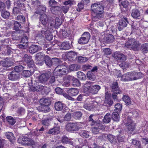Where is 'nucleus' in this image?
<instances>
[{
  "label": "nucleus",
  "mask_w": 148,
  "mask_h": 148,
  "mask_svg": "<svg viewBox=\"0 0 148 148\" xmlns=\"http://www.w3.org/2000/svg\"><path fill=\"white\" fill-rule=\"evenodd\" d=\"M129 73V77L130 81L136 80L139 78V75L141 74L140 72L137 73L135 72H128Z\"/></svg>",
  "instance_id": "obj_20"
},
{
  "label": "nucleus",
  "mask_w": 148,
  "mask_h": 148,
  "mask_svg": "<svg viewBox=\"0 0 148 148\" xmlns=\"http://www.w3.org/2000/svg\"><path fill=\"white\" fill-rule=\"evenodd\" d=\"M68 56L72 60H77L78 56L77 53L75 52L70 51L68 54Z\"/></svg>",
  "instance_id": "obj_33"
},
{
  "label": "nucleus",
  "mask_w": 148,
  "mask_h": 148,
  "mask_svg": "<svg viewBox=\"0 0 148 148\" xmlns=\"http://www.w3.org/2000/svg\"><path fill=\"white\" fill-rule=\"evenodd\" d=\"M6 120L10 125H13L16 123V120L11 116H8L5 119Z\"/></svg>",
  "instance_id": "obj_40"
},
{
  "label": "nucleus",
  "mask_w": 148,
  "mask_h": 148,
  "mask_svg": "<svg viewBox=\"0 0 148 148\" xmlns=\"http://www.w3.org/2000/svg\"><path fill=\"white\" fill-rule=\"evenodd\" d=\"M132 143L133 145H136V146L138 147V148H142L141 146L140 142L138 141L136 139H132Z\"/></svg>",
  "instance_id": "obj_58"
},
{
  "label": "nucleus",
  "mask_w": 148,
  "mask_h": 148,
  "mask_svg": "<svg viewBox=\"0 0 148 148\" xmlns=\"http://www.w3.org/2000/svg\"><path fill=\"white\" fill-rule=\"evenodd\" d=\"M122 63L119 64L120 66L122 69H125L128 67L129 64L128 63L124 61H122Z\"/></svg>",
  "instance_id": "obj_61"
},
{
  "label": "nucleus",
  "mask_w": 148,
  "mask_h": 148,
  "mask_svg": "<svg viewBox=\"0 0 148 148\" xmlns=\"http://www.w3.org/2000/svg\"><path fill=\"white\" fill-rule=\"evenodd\" d=\"M123 99L125 103L127 105H129L131 104V101L130 99L128 96L125 95H124L123 97Z\"/></svg>",
  "instance_id": "obj_51"
},
{
  "label": "nucleus",
  "mask_w": 148,
  "mask_h": 148,
  "mask_svg": "<svg viewBox=\"0 0 148 148\" xmlns=\"http://www.w3.org/2000/svg\"><path fill=\"white\" fill-rule=\"evenodd\" d=\"M50 18L45 13L41 14L39 17L40 23L44 26L46 25L48 22H49Z\"/></svg>",
  "instance_id": "obj_14"
},
{
  "label": "nucleus",
  "mask_w": 148,
  "mask_h": 148,
  "mask_svg": "<svg viewBox=\"0 0 148 148\" xmlns=\"http://www.w3.org/2000/svg\"><path fill=\"white\" fill-rule=\"evenodd\" d=\"M105 5L104 2L103 1L94 3L91 5V11L92 12L97 11L99 13L104 12Z\"/></svg>",
  "instance_id": "obj_5"
},
{
  "label": "nucleus",
  "mask_w": 148,
  "mask_h": 148,
  "mask_svg": "<svg viewBox=\"0 0 148 148\" xmlns=\"http://www.w3.org/2000/svg\"><path fill=\"white\" fill-rule=\"evenodd\" d=\"M93 82H87L84 84V88L83 92L88 95L97 93L101 88L100 86L98 85H93Z\"/></svg>",
  "instance_id": "obj_1"
},
{
  "label": "nucleus",
  "mask_w": 148,
  "mask_h": 148,
  "mask_svg": "<svg viewBox=\"0 0 148 148\" xmlns=\"http://www.w3.org/2000/svg\"><path fill=\"white\" fill-rule=\"evenodd\" d=\"M53 117L49 115H47L46 117L41 121L42 124L45 126H48L50 124L53 120Z\"/></svg>",
  "instance_id": "obj_18"
},
{
  "label": "nucleus",
  "mask_w": 148,
  "mask_h": 148,
  "mask_svg": "<svg viewBox=\"0 0 148 148\" xmlns=\"http://www.w3.org/2000/svg\"><path fill=\"white\" fill-rule=\"evenodd\" d=\"M48 23H49L48 25V27L49 29H53V28H56L55 22L52 18H50Z\"/></svg>",
  "instance_id": "obj_46"
},
{
  "label": "nucleus",
  "mask_w": 148,
  "mask_h": 148,
  "mask_svg": "<svg viewBox=\"0 0 148 148\" xmlns=\"http://www.w3.org/2000/svg\"><path fill=\"white\" fill-rule=\"evenodd\" d=\"M44 61L47 66L50 67L52 66V59H51L48 56H45Z\"/></svg>",
  "instance_id": "obj_34"
},
{
  "label": "nucleus",
  "mask_w": 148,
  "mask_h": 148,
  "mask_svg": "<svg viewBox=\"0 0 148 148\" xmlns=\"http://www.w3.org/2000/svg\"><path fill=\"white\" fill-rule=\"evenodd\" d=\"M48 147V145L47 143H39L38 144V148H47Z\"/></svg>",
  "instance_id": "obj_64"
},
{
  "label": "nucleus",
  "mask_w": 148,
  "mask_h": 148,
  "mask_svg": "<svg viewBox=\"0 0 148 148\" xmlns=\"http://www.w3.org/2000/svg\"><path fill=\"white\" fill-rule=\"evenodd\" d=\"M82 113L80 111H76L73 113V117L76 119H79L82 117Z\"/></svg>",
  "instance_id": "obj_43"
},
{
  "label": "nucleus",
  "mask_w": 148,
  "mask_h": 148,
  "mask_svg": "<svg viewBox=\"0 0 148 148\" xmlns=\"http://www.w3.org/2000/svg\"><path fill=\"white\" fill-rule=\"evenodd\" d=\"M112 56L117 60L123 61L126 60V57L124 55L117 52L114 53L112 55Z\"/></svg>",
  "instance_id": "obj_19"
},
{
  "label": "nucleus",
  "mask_w": 148,
  "mask_h": 148,
  "mask_svg": "<svg viewBox=\"0 0 148 148\" xmlns=\"http://www.w3.org/2000/svg\"><path fill=\"white\" fill-rule=\"evenodd\" d=\"M0 64L3 67H9L14 64V62L9 58H6L3 60L0 61Z\"/></svg>",
  "instance_id": "obj_12"
},
{
  "label": "nucleus",
  "mask_w": 148,
  "mask_h": 148,
  "mask_svg": "<svg viewBox=\"0 0 148 148\" xmlns=\"http://www.w3.org/2000/svg\"><path fill=\"white\" fill-rule=\"evenodd\" d=\"M119 26L118 27V29L120 31L129 24L128 19L126 17H123L119 21Z\"/></svg>",
  "instance_id": "obj_10"
},
{
  "label": "nucleus",
  "mask_w": 148,
  "mask_h": 148,
  "mask_svg": "<svg viewBox=\"0 0 148 148\" xmlns=\"http://www.w3.org/2000/svg\"><path fill=\"white\" fill-rule=\"evenodd\" d=\"M60 127L56 126L52 129H50L48 131L47 133L50 134H58L60 132Z\"/></svg>",
  "instance_id": "obj_27"
},
{
  "label": "nucleus",
  "mask_w": 148,
  "mask_h": 148,
  "mask_svg": "<svg viewBox=\"0 0 148 148\" xmlns=\"http://www.w3.org/2000/svg\"><path fill=\"white\" fill-rule=\"evenodd\" d=\"M129 73H127L126 74H124L122 75L121 77V80L123 81H130V78H129Z\"/></svg>",
  "instance_id": "obj_56"
},
{
  "label": "nucleus",
  "mask_w": 148,
  "mask_h": 148,
  "mask_svg": "<svg viewBox=\"0 0 148 148\" xmlns=\"http://www.w3.org/2000/svg\"><path fill=\"white\" fill-rule=\"evenodd\" d=\"M114 39L113 36L111 34L107 35L103 38L104 42L107 43H112L114 41Z\"/></svg>",
  "instance_id": "obj_24"
},
{
  "label": "nucleus",
  "mask_w": 148,
  "mask_h": 148,
  "mask_svg": "<svg viewBox=\"0 0 148 148\" xmlns=\"http://www.w3.org/2000/svg\"><path fill=\"white\" fill-rule=\"evenodd\" d=\"M39 49L38 46L35 45H32L29 48V51L30 53L33 54L37 52Z\"/></svg>",
  "instance_id": "obj_30"
},
{
  "label": "nucleus",
  "mask_w": 148,
  "mask_h": 148,
  "mask_svg": "<svg viewBox=\"0 0 148 148\" xmlns=\"http://www.w3.org/2000/svg\"><path fill=\"white\" fill-rule=\"evenodd\" d=\"M40 102L41 104L49 106L51 104V101L49 98L42 99H40Z\"/></svg>",
  "instance_id": "obj_32"
},
{
  "label": "nucleus",
  "mask_w": 148,
  "mask_h": 148,
  "mask_svg": "<svg viewBox=\"0 0 148 148\" xmlns=\"http://www.w3.org/2000/svg\"><path fill=\"white\" fill-rule=\"evenodd\" d=\"M69 71V68L67 66L61 65L57 66L54 70L53 73L56 75H65Z\"/></svg>",
  "instance_id": "obj_4"
},
{
  "label": "nucleus",
  "mask_w": 148,
  "mask_h": 148,
  "mask_svg": "<svg viewBox=\"0 0 148 148\" xmlns=\"http://www.w3.org/2000/svg\"><path fill=\"white\" fill-rule=\"evenodd\" d=\"M51 12L53 14H56L60 10V8L58 6H53L50 8Z\"/></svg>",
  "instance_id": "obj_47"
},
{
  "label": "nucleus",
  "mask_w": 148,
  "mask_h": 148,
  "mask_svg": "<svg viewBox=\"0 0 148 148\" xmlns=\"http://www.w3.org/2000/svg\"><path fill=\"white\" fill-rule=\"evenodd\" d=\"M96 117L95 115H90L88 117V121L91 126L98 127L100 124V121L96 119Z\"/></svg>",
  "instance_id": "obj_7"
},
{
  "label": "nucleus",
  "mask_w": 148,
  "mask_h": 148,
  "mask_svg": "<svg viewBox=\"0 0 148 148\" xmlns=\"http://www.w3.org/2000/svg\"><path fill=\"white\" fill-rule=\"evenodd\" d=\"M16 7L21 9L22 10H25V4L22 3V1H17L15 3Z\"/></svg>",
  "instance_id": "obj_38"
},
{
  "label": "nucleus",
  "mask_w": 148,
  "mask_h": 148,
  "mask_svg": "<svg viewBox=\"0 0 148 148\" xmlns=\"http://www.w3.org/2000/svg\"><path fill=\"white\" fill-rule=\"evenodd\" d=\"M14 28L16 30H19V29L21 28V24L18 22L15 21L14 23Z\"/></svg>",
  "instance_id": "obj_62"
},
{
  "label": "nucleus",
  "mask_w": 148,
  "mask_h": 148,
  "mask_svg": "<svg viewBox=\"0 0 148 148\" xmlns=\"http://www.w3.org/2000/svg\"><path fill=\"white\" fill-rule=\"evenodd\" d=\"M25 66V65L24 66L22 65L16 66L14 68V71L19 73V72L23 70L26 69V67Z\"/></svg>",
  "instance_id": "obj_42"
},
{
  "label": "nucleus",
  "mask_w": 148,
  "mask_h": 148,
  "mask_svg": "<svg viewBox=\"0 0 148 148\" xmlns=\"http://www.w3.org/2000/svg\"><path fill=\"white\" fill-rule=\"evenodd\" d=\"M89 40L82 37H80L78 40V43L80 44L84 45L87 44Z\"/></svg>",
  "instance_id": "obj_48"
},
{
  "label": "nucleus",
  "mask_w": 148,
  "mask_h": 148,
  "mask_svg": "<svg viewBox=\"0 0 148 148\" xmlns=\"http://www.w3.org/2000/svg\"><path fill=\"white\" fill-rule=\"evenodd\" d=\"M140 12L138 10L134 9L132 11L131 16L134 18L138 19L140 16Z\"/></svg>",
  "instance_id": "obj_28"
},
{
  "label": "nucleus",
  "mask_w": 148,
  "mask_h": 148,
  "mask_svg": "<svg viewBox=\"0 0 148 148\" xmlns=\"http://www.w3.org/2000/svg\"><path fill=\"white\" fill-rule=\"evenodd\" d=\"M45 54L39 52L38 53L36 56V59L38 61V64H41L43 61L45 60Z\"/></svg>",
  "instance_id": "obj_26"
},
{
  "label": "nucleus",
  "mask_w": 148,
  "mask_h": 148,
  "mask_svg": "<svg viewBox=\"0 0 148 148\" xmlns=\"http://www.w3.org/2000/svg\"><path fill=\"white\" fill-rule=\"evenodd\" d=\"M54 21L55 22L56 28H57L59 27L62 24L61 20L58 18H56Z\"/></svg>",
  "instance_id": "obj_54"
},
{
  "label": "nucleus",
  "mask_w": 148,
  "mask_h": 148,
  "mask_svg": "<svg viewBox=\"0 0 148 148\" xmlns=\"http://www.w3.org/2000/svg\"><path fill=\"white\" fill-rule=\"evenodd\" d=\"M115 109L114 111H116L117 112H120L122 110V106L121 104L120 103H117L114 106Z\"/></svg>",
  "instance_id": "obj_63"
},
{
  "label": "nucleus",
  "mask_w": 148,
  "mask_h": 148,
  "mask_svg": "<svg viewBox=\"0 0 148 148\" xmlns=\"http://www.w3.org/2000/svg\"><path fill=\"white\" fill-rule=\"evenodd\" d=\"M5 136L12 143H14L15 139L13 133L10 132H7L5 134Z\"/></svg>",
  "instance_id": "obj_29"
},
{
  "label": "nucleus",
  "mask_w": 148,
  "mask_h": 148,
  "mask_svg": "<svg viewBox=\"0 0 148 148\" xmlns=\"http://www.w3.org/2000/svg\"><path fill=\"white\" fill-rule=\"evenodd\" d=\"M66 92L69 95L72 96H76L79 92L78 90L76 88L68 89Z\"/></svg>",
  "instance_id": "obj_25"
},
{
  "label": "nucleus",
  "mask_w": 148,
  "mask_h": 148,
  "mask_svg": "<svg viewBox=\"0 0 148 148\" xmlns=\"http://www.w3.org/2000/svg\"><path fill=\"white\" fill-rule=\"evenodd\" d=\"M37 109L39 111L43 112H49L50 111V108L49 106L41 104L38 107Z\"/></svg>",
  "instance_id": "obj_23"
},
{
  "label": "nucleus",
  "mask_w": 148,
  "mask_h": 148,
  "mask_svg": "<svg viewBox=\"0 0 148 148\" xmlns=\"http://www.w3.org/2000/svg\"><path fill=\"white\" fill-rule=\"evenodd\" d=\"M111 116L112 119L114 121L117 122L119 121L120 117L118 112H113Z\"/></svg>",
  "instance_id": "obj_41"
},
{
  "label": "nucleus",
  "mask_w": 148,
  "mask_h": 148,
  "mask_svg": "<svg viewBox=\"0 0 148 148\" xmlns=\"http://www.w3.org/2000/svg\"><path fill=\"white\" fill-rule=\"evenodd\" d=\"M92 18L93 20L97 19H99L103 18L104 16V12H99L97 11L95 12H92Z\"/></svg>",
  "instance_id": "obj_21"
},
{
  "label": "nucleus",
  "mask_w": 148,
  "mask_h": 148,
  "mask_svg": "<svg viewBox=\"0 0 148 148\" xmlns=\"http://www.w3.org/2000/svg\"><path fill=\"white\" fill-rule=\"evenodd\" d=\"M111 119V115L110 113H107L104 116L103 121L104 123H108L110 122Z\"/></svg>",
  "instance_id": "obj_36"
},
{
  "label": "nucleus",
  "mask_w": 148,
  "mask_h": 148,
  "mask_svg": "<svg viewBox=\"0 0 148 148\" xmlns=\"http://www.w3.org/2000/svg\"><path fill=\"white\" fill-rule=\"evenodd\" d=\"M61 63L62 62L59 59L56 58H52V66H58L60 65Z\"/></svg>",
  "instance_id": "obj_35"
},
{
  "label": "nucleus",
  "mask_w": 148,
  "mask_h": 148,
  "mask_svg": "<svg viewBox=\"0 0 148 148\" xmlns=\"http://www.w3.org/2000/svg\"><path fill=\"white\" fill-rule=\"evenodd\" d=\"M140 44L139 42L136 41L134 39H131L129 40L125 44V47L128 49H132L134 51L139 50Z\"/></svg>",
  "instance_id": "obj_3"
},
{
  "label": "nucleus",
  "mask_w": 148,
  "mask_h": 148,
  "mask_svg": "<svg viewBox=\"0 0 148 148\" xmlns=\"http://www.w3.org/2000/svg\"><path fill=\"white\" fill-rule=\"evenodd\" d=\"M81 136L85 138H91V136L90 135L88 131H83L80 134Z\"/></svg>",
  "instance_id": "obj_52"
},
{
  "label": "nucleus",
  "mask_w": 148,
  "mask_h": 148,
  "mask_svg": "<svg viewBox=\"0 0 148 148\" xmlns=\"http://www.w3.org/2000/svg\"><path fill=\"white\" fill-rule=\"evenodd\" d=\"M64 104L60 101L56 102L55 105V110L57 111H61L63 108Z\"/></svg>",
  "instance_id": "obj_31"
},
{
  "label": "nucleus",
  "mask_w": 148,
  "mask_h": 148,
  "mask_svg": "<svg viewBox=\"0 0 148 148\" xmlns=\"http://www.w3.org/2000/svg\"><path fill=\"white\" fill-rule=\"evenodd\" d=\"M23 31L19 30L13 32L12 35V38L14 40H18L21 38L23 35Z\"/></svg>",
  "instance_id": "obj_15"
},
{
  "label": "nucleus",
  "mask_w": 148,
  "mask_h": 148,
  "mask_svg": "<svg viewBox=\"0 0 148 148\" xmlns=\"http://www.w3.org/2000/svg\"><path fill=\"white\" fill-rule=\"evenodd\" d=\"M80 68V66L76 64H73L71 65L69 68V71H76Z\"/></svg>",
  "instance_id": "obj_44"
},
{
  "label": "nucleus",
  "mask_w": 148,
  "mask_h": 148,
  "mask_svg": "<svg viewBox=\"0 0 148 148\" xmlns=\"http://www.w3.org/2000/svg\"><path fill=\"white\" fill-rule=\"evenodd\" d=\"M66 130L69 132L76 131L78 130V127L76 123H69L66 126Z\"/></svg>",
  "instance_id": "obj_13"
},
{
  "label": "nucleus",
  "mask_w": 148,
  "mask_h": 148,
  "mask_svg": "<svg viewBox=\"0 0 148 148\" xmlns=\"http://www.w3.org/2000/svg\"><path fill=\"white\" fill-rule=\"evenodd\" d=\"M77 77L82 80H85L86 78L85 75L81 71H79L77 73Z\"/></svg>",
  "instance_id": "obj_53"
},
{
  "label": "nucleus",
  "mask_w": 148,
  "mask_h": 148,
  "mask_svg": "<svg viewBox=\"0 0 148 148\" xmlns=\"http://www.w3.org/2000/svg\"><path fill=\"white\" fill-rule=\"evenodd\" d=\"M108 140L112 145H115L118 143L117 137L112 134H109L107 136Z\"/></svg>",
  "instance_id": "obj_22"
},
{
  "label": "nucleus",
  "mask_w": 148,
  "mask_h": 148,
  "mask_svg": "<svg viewBox=\"0 0 148 148\" xmlns=\"http://www.w3.org/2000/svg\"><path fill=\"white\" fill-rule=\"evenodd\" d=\"M95 73L92 72L88 71L87 74V76L88 78L90 80H94L95 78Z\"/></svg>",
  "instance_id": "obj_49"
},
{
  "label": "nucleus",
  "mask_w": 148,
  "mask_h": 148,
  "mask_svg": "<svg viewBox=\"0 0 148 148\" xmlns=\"http://www.w3.org/2000/svg\"><path fill=\"white\" fill-rule=\"evenodd\" d=\"M28 35L23 33L21 37V43H27L28 44Z\"/></svg>",
  "instance_id": "obj_45"
},
{
  "label": "nucleus",
  "mask_w": 148,
  "mask_h": 148,
  "mask_svg": "<svg viewBox=\"0 0 148 148\" xmlns=\"http://www.w3.org/2000/svg\"><path fill=\"white\" fill-rule=\"evenodd\" d=\"M72 85L74 86H79L80 85V83L77 79L73 78V79Z\"/></svg>",
  "instance_id": "obj_57"
},
{
  "label": "nucleus",
  "mask_w": 148,
  "mask_h": 148,
  "mask_svg": "<svg viewBox=\"0 0 148 148\" xmlns=\"http://www.w3.org/2000/svg\"><path fill=\"white\" fill-rule=\"evenodd\" d=\"M58 45L60 49L61 50H68L71 47L70 43L69 41L62 42Z\"/></svg>",
  "instance_id": "obj_16"
},
{
  "label": "nucleus",
  "mask_w": 148,
  "mask_h": 148,
  "mask_svg": "<svg viewBox=\"0 0 148 148\" xmlns=\"http://www.w3.org/2000/svg\"><path fill=\"white\" fill-rule=\"evenodd\" d=\"M51 75V72L48 71L45 73L42 74L39 77V79L41 82L44 83L47 82L49 78Z\"/></svg>",
  "instance_id": "obj_11"
},
{
  "label": "nucleus",
  "mask_w": 148,
  "mask_h": 148,
  "mask_svg": "<svg viewBox=\"0 0 148 148\" xmlns=\"http://www.w3.org/2000/svg\"><path fill=\"white\" fill-rule=\"evenodd\" d=\"M31 73L30 71L24 70L22 73V75L25 77H29L31 75Z\"/></svg>",
  "instance_id": "obj_60"
},
{
  "label": "nucleus",
  "mask_w": 148,
  "mask_h": 148,
  "mask_svg": "<svg viewBox=\"0 0 148 148\" xmlns=\"http://www.w3.org/2000/svg\"><path fill=\"white\" fill-rule=\"evenodd\" d=\"M111 90L113 92L112 94V98L115 99H116V94L121 93V91L120 90L118 86V83L116 82H114L110 86Z\"/></svg>",
  "instance_id": "obj_6"
},
{
  "label": "nucleus",
  "mask_w": 148,
  "mask_h": 148,
  "mask_svg": "<svg viewBox=\"0 0 148 148\" xmlns=\"http://www.w3.org/2000/svg\"><path fill=\"white\" fill-rule=\"evenodd\" d=\"M113 103L112 99L111 98L110 95L107 92L105 93V100L104 104L106 106H110Z\"/></svg>",
  "instance_id": "obj_17"
},
{
  "label": "nucleus",
  "mask_w": 148,
  "mask_h": 148,
  "mask_svg": "<svg viewBox=\"0 0 148 148\" xmlns=\"http://www.w3.org/2000/svg\"><path fill=\"white\" fill-rule=\"evenodd\" d=\"M45 37L46 39L49 41L51 40L53 37L52 33L49 32V31L46 33L45 35Z\"/></svg>",
  "instance_id": "obj_55"
},
{
  "label": "nucleus",
  "mask_w": 148,
  "mask_h": 148,
  "mask_svg": "<svg viewBox=\"0 0 148 148\" xmlns=\"http://www.w3.org/2000/svg\"><path fill=\"white\" fill-rule=\"evenodd\" d=\"M8 79L12 81L18 80L20 78L19 73L14 71H12L8 75Z\"/></svg>",
  "instance_id": "obj_9"
},
{
  "label": "nucleus",
  "mask_w": 148,
  "mask_h": 148,
  "mask_svg": "<svg viewBox=\"0 0 148 148\" xmlns=\"http://www.w3.org/2000/svg\"><path fill=\"white\" fill-rule=\"evenodd\" d=\"M29 140L30 138H28L26 137L23 136L22 138H19L18 140V141H21V142H19L21 143V144L25 145L26 144H29L28 142L29 141Z\"/></svg>",
  "instance_id": "obj_39"
},
{
  "label": "nucleus",
  "mask_w": 148,
  "mask_h": 148,
  "mask_svg": "<svg viewBox=\"0 0 148 148\" xmlns=\"http://www.w3.org/2000/svg\"><path fill=\"white\" fill-rule=\"evenodd\" d=\"M77 60L79 62L83 63L85 62L86 61L88 60V59L85 57L78 56Z\"/></svg>",
  "instance_id": "obj_59"
},
{
  "label": "nucleus",
  "mask_w": 148,
  "mask_h": 148,
  "mask_svg": "<svg viewBox=\"0 0 148 148\" xmlns=\"http://www.w3.org/2000/svg\"><path fill=\"white\" fill-rule=\"evenodd\" d=\"M23 58L24 61L27 64V66L30 68L33 67L34 64L32 56H30L29 55L25 54Z\"/></svg>",
  "instance_id": "obj_8"
},
{
  "label": "nucleus",
  "mask_w": 148,
  "mask_h": 148,
  "mask_svg": "<svg viewBox=\"0 0 148 148\" xmlns=\"http://www.w3.org/2000/svg\"><path fill=\"white\" fill-rule=\"evenodd\" d=\"M28 84L29 86V90L32 92H40L44 90L45 88H47L46 87L40 84V83H38L35 81H33L31 78L28 79Z\"/></svg>",
  "instance_id": "obj_2"
},
{
  "label": "nucleus",
  "mask_w": 148,
  "mask_h": 148,
  "mask_svg": "<svg viewBox=\"0 0 148 148\" xmlns=\"http://www.w3.org/2000/svg\"><path fill=\"white\" fill-rule=\"evenodd\" d=\"M62 142V143L64 144H72V142L68 138L65 136H63L61 140Z\"/></svg>",
  "instance_id": "obj_50"
},
{
  "label": "nucleus",
  "mask_w": 148,
  "mask_h": 148,
  "mask_svg": "<svg viewBox=\"0 0 148 148\" xmlns=\"http://www.w3.org/2000/svg\"><path fill=\"white\" fill-rule=\"evenodd\" d=\"M140 49L143 53H147L148 52V43H145L141 45V47H140Z\"/></svg>",
  "instance_id": "obj_37"
}]
</instances>
